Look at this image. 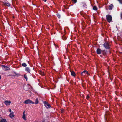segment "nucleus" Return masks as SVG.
Wrapping results in <instances>:
<instances>
[{
    "instance_id": "nucleus-1",
    "label": "nucleus",
    "mask_w": 122,
    "mask_h": 122,
    "mask_svg": "<svg viewBox=\"0 0 122 122\" xmlns=\"http://www.w3.org/2000/svg\"><path fill=\"white\" fill-rule=\"evenodd\" d=\"M106 19L108 21L109 23L112 21V18L111 16L109 15H107L106 16Z\"/></svg>"
},
{
    "instance_id": "nucleus-2",
    "label": "nucleus",
    "mask_w": 122,
    "mask_h": 122,
    "mask_svg": "<svg viewBox=\"0 0 122 122\" xmlns=\"http://www.w3.org/2000/svg\"><path fill=\"white\" fill-rule=\"evenodd\" d=\"M24 103L26 104H28L30 103L32 104H34V103L33 101L30 99H28L26 100L24 102Z\"/></svg>"
},
{
    "instance_id": "nucleus-3",
    "label": "nucleus",
    "mask_w": 122,
    "mask_h": 122,
    "mask_svg": "<svg viewBox=\"0 0 122 122\" xmlns=\"http://www.w3.org/2000/svg\"><path fill=\"white\" fill-rule=\"evenodd\" d=\"M104 47L106 49H109L110 48L109 44L107 42H105L103 44Z\"/></svg>"
},
{
    "instance_id": "nucleus-4",
    "label": "nucleus",
    "mask_w": 122,
    "mask_h": 122,
    "mask_svg": "<svg viewBox=\"0 0 122 122\" xmlns=\"http://www.w3.org/2000/svg\"><path fill=\"white\" fill-rule=\"evenodd\" d=\"M11 102L9 100H6L4 102L5 104L7 106L10 105L11 103Z\"/></svg>"
},
{
    "instance_id": "nucleus-5",
    "label": "nucleus",
    "mask_w": 122,
    "mask_h": 122,
    "mask_svg": "<svg viewBox=\"0 0 122 122\" xmlns=\"http://www.w3.org/2000/svg\"><path fill=\"white\" fill-rule=\"evenodd\" d=\"M45 107L47 108H50V105L47 102H44Z\"/></svg>"
},
{
    "instance_id": "nucleus-6",
    "label": "nucleus",
    "mask_w": 122,
    "mask_h": 122,
    "mask_svg": "<svg viewBox=\"0 0 122 122\" xmlns=\"http://www.w3.org/2000/svg\"><path fill=\"white\" fill-rule=\"evenodd\" d=\"M86 74L87 75H89V74L87 71L85 70L84 71L81 73V75L82 76H85V75Z\"/></svg>"
},
{
    "instance_id": "nucleus-7",
    "label": "nucleus",
    "mask_w": 122,
    "mask_h": 122,
    "mask_svg": "<svg viewBox=\"0 0 122 122\" xmlns=\"http://www.w3.org/2000/svg\"><path fill=\"white\" fill-rule=\"evenodd\" d=\"M2 68L5 70H7L10 69V68L4 65H2Z\"/></svg>"
},
{
    "instance_id": "nucleus-8",
    "label": "nucleus",
    "mask_w": 122,
    "mask_h": 122,
    "mask_svg": "<svg viewBox=\"0 0 122 122\" xmlns=\"http://www.w3.org/2000/svg\"><path fill=\"white\" fill-rule=\"evenodd\" d=\"M25 111H24L23 113L22 118L24 120H26V115L25 114Z\"/></svg>"
},
{
    "instance_id": "nucleus-9",
    "label": "nucleus",
    "mask_w": 122,
    "mask_h": 122,
    "mask_svg": "<svg viewBox=\"0 0 122 122\" xmlns=\"http://www.w3.org/2000/svg\"><path fill=\"white\" fill-rule=\"evenodd\" d=\"M25 69L26 71L28 73H30L31 70L28 67H26L25 68Z\"/></svg>"
},
{
    "instance_id": "nucleus-10",
    "label": "nucleus",
    "mask_w": 122,
    "mask_h": 122,
    "mask_svg": "<svg viewBox=\"0 0 122 122\" xmlns=\"http://www.w3.org/2000/svg\"><path fill=\"white\" fill-rule=\"evenodd\" d=\"M9 116L11 118H13L14 116L13 112H12L10 113V114L9 115Z\"/></svg>"
},
{
    "instance_id": "nucleus-11",
    "label": "nucleus",
    "mask_w": 122,
    "mask_h": 122,
    "mask_svg": "<svg viewBox=\"0 0 122 122\" xmlns=\"http://www.w3.org/2000/svg\"><path fill=\"white\" fill-rule=\"evenodd\" d=\"M102 50L98 48L97 50V53L98 54H100Z\"/></svg>"
},
{
    "instance_id": "nucleus-12",
    "label": "nucleus",
    "mask_w": 122,
    "mask_h": 122,
    "mask_svg": "<svg viewBox=\"0 0 122 122\" xmlns=\"http://www.w3.org/2000/svg\"><path fill=\"white\" fill-rule=\"evenodd\" d=\"M113 7V5L112 4L109 6L108 9L109 10H111Z\"/></svg>"
},
{
    "instance_id": "nucleus-13",
    "label": "nucleus",
    "mask_w": 122,
    "mask_h": 122,
    "mask_svg": "<svg viewBox=\"0 0 122 122\" xmlns=\"http://www.w3.org/2000/svg\"><path fill=\"white\" fill-rule=\"evenodd\" d=\"M71 74L72 76H75L76 75V74L75 72L73 71L71 72Z\"/></svg>"
},
{
    "instance_id": "nucleus-14",
    "label": "nucleus",
    "mask_w": 122,
    "mask_h": 122,
    "mask_svg": "<svg viewBox=\"0 0 122 122\" xmlns=\"http://www.w3.org/2000/svg\"><path fill=\"white\" fill-rule=\"evenodd\" d=\"M5 5L7 6H10V4L9 3H5L4 4Z\"/></svg>"
},
{
    "instance_id": "nucleus-15",
    "label": "nucleus",
    "mask_w": 122,
    "mask_h": 122,
    "mask_svg": "<svg viewBox=\"0 0 122 122\" xmlns=\"http://www.w3.org/2000/svg\"><path fill=\"white\" fill-rule=\"evenodd\" d=\"M62 38L63 40H65L66 39L67 37L63 35L62 37Z\"/></svg>"
},
{
    "instance_id": "nucleus-16",
    "label": "nucleus",
    "mask_w": 122,
    "mask_h": 122,
    "mask_svg": "<svg viewBox=\"0 0 122 122\" xmlns=\"http://www.w3.org/2000/svg\"><path fill=\"white\" fill-rule=\"evenodd\" d=\"M22 66L24 67H26L27 66V64L25 63H23L22 64Z\"/></svg>"
},
{
    "instance_id": "nucleus-17",
    "label": "nucleus",
    "mask_w": 122,
    "mask_h": 122,
    "mask_svg": "<svg viewBox=\"0 0 122 122\" xmlns=\"http://www.w3.org/2000/svg\"><path fill=\"white\" fill-rule=\"evenodd\" d=\"M1 122H7L6 119H2L1 121Z\"/></svg>"
},
{
    "instance_id": "nucleus-18",
    "label": "nucleus",
    "mask_w": 122,
    "mask_h": 122,
    "mask_svg": "<svg viewBox=\"0 0 122 122\" xmlns=\"http://www.w3.org/2000/svg\"><path fill=\"white\" fill-rule=\"evenodd\" d=\"M38 103V101L37 99H36L35 101V104H37Z\"/></svg>"
},
{
    "instance_id": "nucleus-19",
    "label": "nucleus",
    "mask_w": 122,
    "mask_h": 122,
    "mask_svg": "<svg viewBox=\"0 0 122 122\" xmlns=\"http://www.w3.org/2000/svg\"><path fill=\"white\" fill-rule=\"evenodd\" d=\"M93 9L95 10H97V9L96 7L95 6H94L93 7Z\"/></svg>"
},
{
    "instance_id": "nucleus-20",
    "label": "nucleus",
    "mask_w": 122,
    "mask_h": 122,
    "mask_svg": "<svg viewBox=\"0 0 122 122\" xmlns=\"http://www.w3.org/2000/svg\"><path fill=\"white\" fill-rule=\"evenodd\" d=\"M24 78L26 79V81H27V78L26 75H25L24 76Z\"/></svg>"
},
{
    "instance_id": "nucleus-21",
    "label": "nucleus",
    "mask_w": 122,
    "mask_h": 122,
    "mask_svg": "<svg viewBox=\"0 0 122 122\" xmlns=\"http://www.w3.org/2000/svg\"><path fill=\"white\" fill-rule=\"evenodd\" d=\"M57 15L58 17L59 18H60V15L58 14H57Z\"/></svg>"
},
{
    "instance_id": "nucleus-22",
    "label": "nucleus",
    "mask_w": 122,
    "mask_h": 122,
    "mask_svg": "<svg viewBox=\"0 0 122 122\" xmlns=\"http://www.w3.org/2000/svg\"><path fill=\"white\" fill-rule=\"evenodd\" d=\"M90 97V96L89 95H87L86 97V98L87 99H88Z\"/></svg>"
},
{
    "instance_id": "nucleus-23",
    "label": "nucleus",
    "mask_w": 122,
    "mask_h": 122,
    "mask_svg": "<svg viewBox=\"0 0 122 122\" xmlns=\"http://www.w3.org/2000/svg\"><path fill=\"white\" fill-rule=\"evenodd\" d=\"M8 111H9V112H10V113L12 112H11V110L10 108L8 109Z\"/></svg>"
},
{
    "instance_id": "nucleus-24",
    "label": "nucleus",
    "mask_w": 122,
    "mask_h": 122,
    "mask_svg": "<svg viewBox=\"0 0 122 122\" xmlns=\"http://www.w3.org/2000/svg\"><path fill=\"white\" fill-rule=\"evenodd\" d=\"M119 2H120L122 4V0H118Z\"/></svg>"
},
{
    "instance_id": "nucleus-25",
    "label": "nucleus",
    "mask_w": 122,
    "mask_h": 122,
    "mask_svg": "<svg viewBox=\"0 0 122 122\" xmlns=\"http://www.w3.org/2000/svg\"><path fill=\"white\" fill-rule=\"evenodd\" d=\"M73 1L75 3L77 2V0H73Z\"/></svg>"
},
{
    "instance_id": "nucleus-26",
    "label": "nucleus",
    "mask_w": 122,
    "mask_h": 122,
    "mask_svg": "<svg viewBox=\"0 0 122 122\" xmlns=\"http://www.w3.org/2000/svg\"><path fill=\"white\" fill-rule=\"evenodd\" d=\"M1 78V76L0 75V79Z\"/></svg>"
},
{
    "instance_id": "nucleus-27",
    "label": "nucleus",
    "mask_w": 122,
    "mask_h": 122,
    "mask_svg": "<svg viewBox=\"0 0 122 122\" xmlns=\"http://www.w3.org/2000/svg\"><path fill=\"white\" fill-rule=\"evenodd\" d=\"M44 74H44V73H43L42 74V75H44Z\"/></svg>"
},
{
    "instance_id": "nucleus-28",
    "label": "nucleus",
    "mask_w": 122,
    "mask_h": 122,
    "mask_svg": "<svg viewBox=\"0 0 122 122\" xmlns=\"http://www.w3.org/2000/svg\"><path fill=\"white\" fill-rule=\"evenodd\" d=\"M46 0H44V1H45V2H46Z\"/></svg>"
},
{
    "instance_id": "nucleus-29",
    "label": "nucleus",
    "mask_w": 122,
    "mask_h": 122,
    "mask_svg": "<svg viewBox=\"0 0 122 122\" xmlns=\"http://www.w3.org/2000/svg\"><path fill=\"white\" fill-rule=\"evenodd\" d=\"M62 112L63 113V111H62Z\"/></svg>"
}]
</instances>
